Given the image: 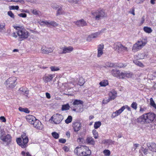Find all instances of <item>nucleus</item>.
<instances>
[{"label": "nucleus", "instance_id": "nucleus-1", "mask_svg": "<svg viewBox=\"0 0 156 156\" xmlns=\"http://www.w3.org/2000/svg\"><path fill=\"white\" fill-rule=\"evenodd\" d=\"M17 31V34L22 39H26L29 36L28 32L23 27L13 26Z\"/></svg>", "mask_w": 156, "mask_h": 156}, {"label": "nucleus", "instance_id": "nucleus-2", "mask_svg": "<svg viewBox=\"0 0 156 156\" xmlns=\"http://www.w3.org/2000/svg\"><path fill=\"white\" fill-rule=\"evenodd\" d=\"M113 48L119 53L121 54L128 51L127 47L124 46L120 42H116L113 45Z\"/></svg>", "mask_w": 156, "mask_h": 156}, {"label": "nucleus", "instance_id": "nucleus-3", "mask_svg": "<svg viewBox=\"0 0 156 156\" xmlns=\"http://www.w3.org/2000/svg\"><path fill=\"white\" fill-rule=\"evenodd\" d=\"M21 137L23 140L22 141L20 138H17L16 141L17 144L22 148H25L27 146V144L28 142V138L25 133H23L21 135Z\"/></svg>", "mask_w": 156, "mask_h": 156}, {"label": "nucleus", "instance_id": "nucleus-4", "mask_svg": "<svg viewBox=\"0 0 156 156\" xmlns=\"http://www.w3.org/2000/svg\"><path fill=\"white\" fill-rule=\"evenodd\" d=\"M147 40L145 39H142L137 42L133 45L132 51L136 52L141 49L147 43Z\"/></svg>", "mask_w": 156, "mask_h": 156}, {"label": "nucleus", "instance_id": "nucleus-5", "mask_svg": "<svg viewBox=\"0 0 156 156\" xmlns=\"http://www.w3.org/2000/svg\"><path fill=\"white\" fill-rule=\"evenodd\" d=\"M17 79L15 77H12L7 80L5 82V84L8 88H13L17 83Z\"/></svg>", "mask_w": 156, "mask_h": 156}, {"label": "nucleus", "instance_id": "nucleus-6", "mask_svg": "<svg viewBox=\"0 0 156 156\" xmlns=\"http://www.w3.org/2000/svg\"><path fill=\"white\" fill-rule=\"evenodd\" d=\"M146 123H151L156 120V115L154 113L150 112L143 114Z\"/></svg>", "mask_w": 156, "mask_h": 156}, {"label": "nucleus", "instance_id": "nucleus-7", "mask_svg": "<svg viewBox=\"0 0 156 156\" xmlns=\"http://www.w3.org/2000/svg\"><path fill=\"white\" fill-rule=\"evenodd\" d=\"M92 14L95 20H98L104 17L105 15V11L101 9L92 12Z\"/></svg>", "mask_w": 156, "mask_h": 156}, {"label": "nucleus", "instance_id": "nucleus-8", "mask_svg": "<svg viewBox=\"0 0 156 156\" xmlns=\"http://www.w3.org/2000/svg\"><path fill=\"white\" fill-rule=\"evenodd\" d=\"M63 119V116L58 114H55L51 118V120L55 124H58Z\"/></svg>", "mask_w": 156, "mask_h": 156}, {"label": "nucleus", "instance_id": "nucleus-9", "mask_svg": "<svg viewBox=\"0 0 156 156\" xmlns=\"http://www.w3.org/2000/svg\"><path fill=\"white\" fill-rule=\"evenodd\" d=\"M33 126L38 129L41 130L43 128V125L42 124L41 122L37 119H36L32 124Z\"/></svg>", "mask_w": 156, "mask_h": 156}, {"label": "nucleus", "instance_id": "nucleus-10", "mask_svg": "<svg viewBox=\"0 0 156 156\" xmlns=\"http://www.w3.org/2000/svg\"><path fill=\"white\" fill-rule=\"evenodd\" d=\"M82 152L83 154L82 156H87L90 155L91 154V151L89 147L87 146H82Z\"/></svg>", "mask_w": 156, "mask_h": 156}, {"label": "nucleus", "instance_id": "nucleus-11", "mask_svg": "<svg viewBox=\"0 0 156 156\" xmlns=\"http://www.w3.org/2000/svg\"><path fill=\"white\" fill-rule=\"evenodd\" d=\"M55 76L54 74H45L43 77V80L45 82L48 83L52 80Z\"/></svg>", "mask_w": 156, "mask_h": 156}, {"label": "nucleus", "instance_id": "nucleus-12", "mask_svg": "<svg viewBox=\"0 0 156 156\" xmlns=\"http://www.w3.org/2000/svg\"><path fill=\"white\" fill-rule=\"evenodd\" d=\"M133 74L131 72H127L124 71L121 73L120 77L121 79H123L126 78H131Z\"/></svg>", "mask_w": 156, "mask_h": 156}, {"label": "nucleus", "instance_id": "nucleus-13", "mask_svg": "<svg viewBox=\"0 0 156 156\" xmlns=\"http://www.w3.org/2000/svg\"><path fill=\"white\" fill-rule=\"evenodd\" d=\"M11 136L9 134L5 136H2L0 137V139L3 141L6 142L7 144H9L11 142Z\"/></svg>", "mask_w": 156, "mask_h": 156}, {"label": "nucleus", "instance_id": "nucleus-14", "mask_svg": "<svg viewBox=\"0 0 156 156\" xmlns=\"http://www.w3.org/2000/svg\"><path fill=\"white\" fill-rule=\"evenodd\" d=\"M81 124L80 122H76L73 123V127L74 131L75 132L78 131L81 129Z\"/></svg>", "mask_w": 156, "mask_h": 156}, {"label": "nucleus", "instance_id": "nucleus-15", "mask_svg": "<svg viewBox=\"0 0 156 156\" xmlns=\"http://www.w3.org/2000/svg\"><path fill=\"white\" fill-rule=\"evenodd\" d=\"M147 145L150 151L156 152V144L152 142L148 143H147Z\"/></svg>", "mask_w": 156, "mask_h": 156}, {"label": "nucleus", "instance_id": "nucleus-16", "mask_svg": "<svg viewBox=\"0 0 156 156\" xmlns=\"http://www.w3.org/2000/svg\"><path fill=\"white\" fill-rule=\"evenodd\" d=\"M104 48V45L103 44H101L98 46V54L97 57H100L103 54V49Z\"/></svg>", "mask_w": 156, "mask_h": 156}, {"label": "nucleus", "instance_id": "nucleus-17", "mask_svg": "<svg viewBox=\"0 0 156 156\" xmlns=\"http://www.w3.org/2000/svg\"><path fill=\"white\" fill-rule=\"evenodd\" d=\"M124 110V107H122L120 109L113 112L111 115L112 118H114L115 117L121 114Z\"/></svg>", "mask_w": 156, "mask_h": 156}, {"label": "nucleus", "instance_id": "nucleus-18", "mask_svg": "<svg viewBox=\"0 0 156 156\" xmlns=\"http://www.w3.org/2000/svg\"><path fill=\"white\" fill-rule=\"evenodd\" d=\"M62 52L61 53L62 54L69 53L73 51V48L71 46H64L62 48Z\"/></svg>", "mask_w": 156, "mask_h": 156}, {"label": "nucleus", "instance_id": "nucleus-19", "mask_svg": "<svg viewBox=\"0 0 156 156\" xmlns=\"http://www.w3.org/2000/svg\"><path fill=\"white\" fill-rule=\"evenodd\" d=\"M82 150V146L76 147L74 150V153L77 156H82L83 154Z\"/></svg>", "mask_w": 156, "mask_h": 156}, {"label": "nucleus", "instance_id": "nucleus-20", "mask_svg": "<svg viewBox=\"0 0 156 156\" xmlns=\"http://www.w3.org/2000/svg\"><path fill=\"white\" fill-rule=\"evenodd\" d=\"M117 92L114 90H112L109 93V97L110 100H113L117 97Z\"/></svg>", "mask_w": 156, "mask_h": 156}, {"label": "nucleus", "instance_id": "nucleus-21", "mask_svg": "<svg viewBox=\"0 0 156 156\" xmlns=\"http://www.w3.org/2000/svg\"><path fill=\"white\" fill-rule=\"evenodd\" d=\"M26 119L27 121L31 124H32L33 122L36 119L34 116L30 115H27L26 116Z\"/></svg>", "mask_w": 156, "mask_h": 156}, {"label": "nucleus", "instance_id": "nucleus-22", "mask_svg": "<svg viewBox=\"0 0 156 156\" xmlns=\"http://www.w3.org/2000/svg\"><path fill=\"white\" fill-rule=\"evenodd\" d=\"M111 73L113 76L121 79L120 75L121 73L120 72L119 70L112 69L111 71Z\"/></svg>", "mask_w": 156, "mask_h": 156}, {"label": "nucleus", "instance_id": "nucleus-23", "mask_svg": "<svg viewBox=\"0 0 156 156\" xmlns=\"http://www.w3.org/2000/svg\"><path fill=\"white\" fill-rule=\"evenodd\" d=\"M76 25L79 27H83L87 26V23L83 19L77 21L75 22Z\"/></svg>", "mask_w": 156, "mask_h": 156}, {"label": "nucleus", "instance_id": "nucleus-24", "mask_svg": "<svg viewBox=\"0 0 156 156\" xmlns=\"http://www.w3.org/2000/svg\"><path fill=\"white\" fill-rule=\"evenodd\" d=\"M86 142L90 145H94L95 144V141L92 137L89 136L87 137Z\"/></svg>", "mask_w": 156, "mask_h": 156}, {"label": "nucleus", "instance_id": "nucleus-25", "mask_svg": "<svg viewBox=\"0 0 156 156\" xmlns=\"http://www.w3.org/2000/svg\"><path fill=\"white\" fill-rule=\"evenodd\" d=\"M42 52L45 54H48L52 52L53 51V48H41Z\"/></svg>", "mask_w": 156, "mask_h": 156}, {"label": "nucleus", "instance_id": "nucleus-26", "mask_svg": "<svg viewBox=\"0 0 156 156\" xmlns=\"http://www.w3.org/2000/svg\"><path fill=\"white\" fill-rule=\"evenodd\" d=\"M101 32H98L94 34H92L88 36V39H90V40L93 38H96L100 34Z\"/></svg>", "mask_w": 156, "mask_h": 156}, {"label": "nucleus", "instance_id": "nucleus-27", "mask_svg": "<svg viewBox=\"0 0 156 156\" xmlns=\"http://www.w3.org/2000/svg\"><path fill=\"white\" fill-rule=\"evenodd\" d=\"M62 6L61 5L60 8L57 10L56 12V15L58 16L61 15H63L65 14L64 12L62 10Z\"/></svg>", "mask_w": 156, "mask_h": 156}, {"label": "nucleus", "instance_id": "nucleus-28", "mask_svg": "<svg viewBox=\"0 0 156 156\" xmlns=\"http://www.w3.org/2000/svg\"><path fill=\"white\" fill-rule=\"evenodd\" d=\"M137 121L138 122L140 123H144L145 122V119H144V116H143V115L139 117L137 119Z\"/></svg>", "mask_w": 156, "mask_h": 156}, {"label": "nucleus", "instance_id": "nucleus-29", "mask_svg": "<svg viewBox=\"0 0 156 156\" xmlns=\"http://www.w3.org/2000/svg\"><path fill=\"white\" fill-rule=\"evenodd\" d=\"M5 23H0V32L4 33L5 30Z\"/></svg>", "mask_w": 156, "mask_h": 156}, {"label": "nucleus", "instance_id": "nucleus-30", "mask_svg": "<svg viewBox=\"0 0 156 156\" xmlns=\"http://www.w3.org/2000/svg\"><path fill=\"white\" fill-rule=\"evenodd\" d=\"M108 84V81L107 80H104L101 81L99 84L101 87H105Z\"/></svg>", "mask_w": 156, "mask_h": 156}, {"label": "nucleus", "instance_id": "nucleus-31", "mask_svg": "<svg viewBox=\"0 0 156 156\" xmlns=\"http://www.w3.org/2000/svg\"><path fill=\"white\" fill-rule=\"evenodd\" d=\"M40 24L41 25H46L48 27H50V21H43L41 22Z\"/></svg>", "mask_w": 156, "mask_h": 156}, {"label": "nucleus", "instance_id": "nucleus-32", "mask_svg": "<svg viewBox=\"0 0 156 156\" xmlns=\"http://www.w3.org/2000/svg\"><path fill=\"white\" fill-rule=\"evenodd\" d=\"M85 82V81L82 77H80L79 78L78 83L80 86H82L83 85Z\"/></svg>", "mask_w": 156, "mask_h": 156}, {"label": "nucleus", "instance_id": "nucleus-33", "mask_svg": "<svg viewBox=\"0 0 156 156\" xmlns=\"http://www.w3.org/2000/svg\"><path fill=\"white\" fill-rule=\"evenodd\" d=\"M19 110L21 112H24L27 113H28L30 112L29 110L27 108H23L21 107H20L19 108Z\"/></svg>", "mask_w": 156, "mask_h": 156}, {"label": "nucleus", "instance_id": "nucleus-34", "mask_svg": "<svg viewBox=\"0 0 156 156\" xmlns=\"http://www.w3.org/2000/svg\"><path fill=\"white\" fill-rule=\"evenodd\" d=\"M83 102L80 100H75L73 103V104L74 105H78L80 104H82Z\"/></svg>", "mask_w": 156, "mask_h": 156}, {"label": "nucleus", "instance_id": "nucleus-35", "mask_svg": "<svg viewBox=\"0 0 156 156\" xmlns=\"http://www.w3.org/2000/svg\"><path fill=\"white\" fill-rule=\"evenodd\" d=\"M144 30L145 32L148 33H150L152 32V30L150 27H145L144 28Z\"/></svg>", "mask_w": 156, "mask_h": 156}, {"label": "nucleus", "instance_id": "nucleus-36", "mask_svg": "<svg viewBox=\"0 0 156 156\" xmlns=\"http://www.w3.org/2000/svg\"><path fill=\"white\" fill-rule=\"evenodd\" d=\"M70 106L69 104L63 105L62 108V111L67 110L69 109Z\"/></svg>", "mask_w": 156, "mask_h": 156}, {"label": "nucleus", "instance_id": "nucleus-37", "mask_svg": "<svg viewBox=\"0 0 156 156\" xmlns=\"http://www.w3.org/2000/svg\"><path fill=\"white\" fill-rule=\"evenodd\" d=\"M101 125V123L100 122H95L94 125V127L95 129H97Z\"/></svg>", "mask_w": 156, "mask_h": 156}, {"label": "nucleus", "instance_id": "nucleus-38", "mask_svg": "<svg viewBox=\"0 0 156 156\" xmlns=\"http://www.w3.org/2000/svg\"><path fill=\"white\" fill-rule=\"evenodd\" d=\"M92 133L94 138L96 139L98 138V132L95 129H94L92 131Z\"/></svg>", "mask_w": 156, "mask_h": 156}, {"label": "nucleus", "instance_id": "nucleus-39", "mask_svg": "<svg viewBox=\"0 0 156 156\" xmlns=\"http://www.w3.org/2000/svg\"><path fill=\"white\" fill-rule=\"evenodd\" d=\"M150 105L151 106L153 107L154 108L156 109V105L154 101L152 98H150Z\"/></svg>", "mask_w": 156, "mask_h": 156}, {"label": "nucleus", "instance_id": "nucleus-40", "mask_svg": "<svg viewBox=\"0 0 156 156\" xmlns=\"http://www.w3.org/2000/svg\"><path fill=\"white\" fill-rule=\"evenodd\" d=\"M72 120V118L71 116H69L67 119L65 120V122L67 124H68L71 122Z\"/></svg>", "mask_w": 156, "mask_h": 156}, {"label": "nucleus", "instance_id": "nucleus-41", "mask_svg": "<svg viewBox=\"0 0 156 156\" xmlns=\"http://www.w3.org/2000/svg\"><path fill=\"white\" fill-rule=\"evenodd\" d=\"M30 11L32 13L35 15H38L40 13V12L36 9H31Z\"/></svg>", "mask_w": 156, "mask_h": 156}, {"label": "nucleus", "instance_id": "nucleus-42", "mask_svg": "<svg viewBox=\"0 0 156 156\" xmlns=\"http://www.w3.org/2000/svg\"><path fill=\"white\" fill-rule=\"evenodd\" d=\"M50 68L51 71H58L60 69L58 67L55 66H51Z\"/></svg>", "mask_w": 156, "mask_h": 156}, {"label": "nucleus", "instance_id": "nucleus-43", "mask_svg": "<svg viewBox=\"0 0 156 156\" xmlns=\"http://www.w3.org/2000/svg\"><path fill=\"white\" fill-rule=\"evenodd\" d=\"M133 62L136 65L139 66L140 67H142L143 66V64L142 63L139 62L138 61H133Z\"/></svg>", "mask_w": 156, "mask_h": 156}, {"label": "nucleus", "instance_id": "nucleus-44", "mask_svg": "<svg viewBox=\"0 0 156 156\" xmlns=\"http://www.w3.org/2000/svg\"><path fill=\"white\" fill-rule=\"evenodd\" d=\"M52 136L55 139H58L59 137V135L58 133L56 132H53L52 133Z\"/></svg>", "mask_w": 156, "mask_h": 156}, {"label": "nucleus", "instance_id": "nucleus-45", "mask_svg": "<svg viewBox=\"0 0 156 156\" xmlns=\"http://www.w3.org/2000/svg\"><path fill=\"white\" fill-rule=\"evenodd\" d=\"M141 148L142 151L145 155H146L148 154V150L147 149L144 148L143 146Z\"/></svg>", "mask_w": 156, "mask_h": 156}, {"label": "nucleus", "instance_id": "nucleus-46", "mask_svg": "<svg viewBox=\"0 0 156 156\" xmlns=\"http://www.w3.org/2000/svg\"><path fill=\"white\" fill-rule=\"evenodd\" d=\"M115 66V65L113 63L110 62H107L105 64V66L107 67H112Z\"/></svg>", "mask_w": 156, "mask_h": 156}, {"label": "nucleus", "instance_id": "nucleus-47", "mask_svg": "<svg viewBox=\"0 0 156 156\" xmlns=\"http://www.w3.org/2000/svg\"><path fill=\"white\" fill-rule=\"evenodd\" d=\"M58 25V24L54 21H50V26H51L54 27H56Z\"/></svg>", "mask_w": 156, "mask_h": 156}, {"label": "nucleus", "instance_id": "nucleus-48", "mask_svg": "<svg viewBox=\"0 0 156 156\" xmlns=\"http://www.w3.org/2000/svg\"><path fill=\"white\" fill-rule=\"evenodd\" d=\"M131 107L135 110L137 108V104L136 102H133L131 105Z\"/></svg>", "mask_w": 156, "mask_h": 156}, {"label": "nucleus", "instance_id": "nucleus-49", "mask_svg": "<svg viewBox=\"0 0 156 156\" xmlns=\"http://www.w3.org/2000/svg\"><path fill=\"white\" fill-rule=\"evenodd\" d=\"M51 6L53 9H56L59 8V6L55 3H52L51 5Z\"/></svg>", "mask_w": 156, "mask_h": 156}, {"label": "nucleus", "instance_id": "nucleus-50", "mask_svg": "<svg viewBox=\"0 0 156 156\" xmlns=\"http://www.w3.org/2000/svg\"><path fill=\"white\" fill-rule=\"evenodd\" d=\"M103 153L105 155L107 156H109L110 155V151L108 150H105L103 151Z\"/></svg>", "mask_w": 156, "mask_h": 156}, {"label": "nucleus", "instance_id": "nucleus-51", "mask_svg": "<svg viewBox=\"0 0 156 156\" xmlns=\"http://www.w3.org/2000/svg\"><path fill=\"white\" fill-rule=\"evenodd\" d=\"M145 56L143 54H140L138 55L137 58L139 59H143L144 58Z\"/></svg>", "mask_w": 156, "mask_h": 156}, {"label": "nucleus", "instance_id": "nucleus-52", "mask_svg": "<svg viewBox=\"0 0 156 156\" xmlns=\"http://www.w3.org/2000/svg\"><path fill=\"white\" fill-rule=\"evenodd\" d=\"M19 9V7L18 5L16 6H11L9 7V9L10 10L16 9L17 10H18Z\"/></svg>", "mask_w": 156, "mask_h": 156}, {"label": "nucleus", "instance_id": "nucleus-53", "mask_svg": "<svg viewBox=\"0 0 156 156\" xmlns=\"http://www.w3.org/2000/svg\"><path fill=\"white\" fill-rule=\"evenodd\" d=\"M8 14L11 18H12L13 19L14 18V15L11 11H8Z\"/></svg>", "mask_w": 156, "mask_h": 156}, {"label": "nucleus", "instance_id": "nucleus-54", "mask_svg": "<svg viewBox=\"0 0 156 156\" xmlns=\"http://www.w3.org/2000/svg\"><path fill=\"white\" fill-rule=\"evenodd\" d=\"M21 154L23 155V156H25V155L26 156H31L29 152H27L26 153L24 151H23L21 152Z\"/></svg>", "mask_w": 156, "mask_h": 156}, {"label": "nucleus", "instance_id": "nucleus-55", "mask_svg": "<svg viewBox=\"0 0 156 156\" xmlns=\"http://www.w3.org/2000/svg\"><path fill=\"white\" fill-rule=\"evenodd\" d=\"M109 98L107 99V100L104 99L102 101V103L104 104H106L108 102L110 101H112Z\"/></svg>", "mask_w": 156, "mask_h": 156}, {"label": "nucleus", "instance_id": "nucleus-56", "mask_svg": "<svg viewBox=\"0 0 156 156\" xmlns=\"http://www.w3.org/2000/svg\"><path fill=\"white\" fill-rule=\"evenodd\" d=\"M5 132L4 130L2 129H1L0 130V138L2 136H4V135L5 134Z\"/></svg>", "mask_w": 156, "mask_h": 156}, {"label": "nucleus", "instance_id": "nucleus-57", "mask_svg": "<svg viewBox=\"0 0 156 156\" xmlns=\"http://www.w3.org/2000/svg\"><path fill=\"white\" fill-rule=\"evenodd\" d=\"M18 16L20 17L25 18L27 17V14L24 13H21L18 14Z\"/></svg>", "mask_w": 156, "mask_h": 156}, {"label": "nucleus", "instance_id": "nucleus-58", "mask_svg": "<svg viewBox=\"0 0 156 156\" xmlns=\"http://www.w3.org/2000/svg\"><path fill=\"white\" fill-rule=\"evenodd\" d=\"M59 141L61 143L64 144L66 143V140L65 139L62 138L59 140Z\"/></svg>", "mask_w": 156, "mask_h": 156}, {"label": "nucleus", "instance_id": "nucleus-59", "mask_svg": "<svg viewBox=\"0 0 156 156\" xmlns=\"http://www.w3.org/2000/svg\"><path fill=\"white\" fill-rule=\"evenodd\" d=\"M122 107H124L125 109L126 108L129 111H131V108H130V107H129L127 105H126L123 106H122Z\"/></svg>", "mask_w": 156, "mask_h": 156}, {"label": "nucleus", "instance_id": "nucleus-60", "mask_svg": "<svg viewBox=\"0 0 156 156\" xmlns=\"http://www.w3.org/2000/svg\"><path fill=\"white\" fill-rule=\"evenodd\" d=\"M26 89V88L22 87L20 88L19 89V90L22 92L23 93Z\"/></svg>", "mask_w": 156, "mask_h": 156}, {"label": "nucleus", "instance_id": "nucleus-61", "mask_svg": "<svg viewBox=\"0 0 156 156\" xmlns=\"http://www.w3.org/2000/svg\"><path fill=\"white\" fill-rule=\"evenodd\" d=\"M126 65L124 66V65L122 63H120L118 64V66L120 68H122L123 67H125Z\"/></svg>", "mask_w": 156, "mask_h": 156}, {"label": "nucleus", "instance_id": "nucleus-62", "mask_svg": "<svg viewBox=\"0 0 156 156\" xmlns=\"http://www.w3.org/2000/svg\"><path fill=\"white\" fill-rule=\"evenodd\" d=\"M63 149L66 151H68L69 150V149L67 146H65L63 147Z\"/></svg>", "mask_w": 156, "mask_h": 156}, {"label": "nucleus", "instance_id": "nucleus-63", "mask_svg": "<svg viewBox=\"0 0 156 156\" xmlns=\"http://www.w3.org/2000/svg\"><path fill=\"white\" fill-rule=\"evenodd\" d=\"M0 119L3 122H5L6 121V119L3 116H1L0 117Z\"/></svg>", "mask_w": 156, "mask_h": 156}, {"label": "nucleus", "instance_id": "nucleus-64", "mask_svg": "<svg viewBox=\"0 0 156 156\" xmlns=\"http://www.w3.org/2000/svg\"><path fill=\"white\" fill-rule=\"evenodd\" d=\"M46 97L48 99H50L51 98L50 95V94L48 93L47 92L46 93Z\"/></svg>", "mask_w": 156, "mask_h": 156}]
</instances>
